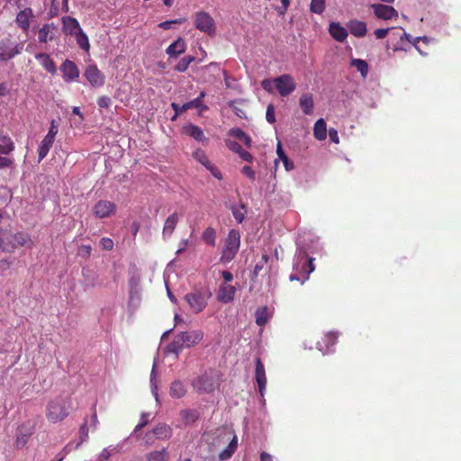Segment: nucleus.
<instances>
[{
	"label": "nucleus",
	"instance_id": "5fc2aeb1",
	"mask_svg": "<svg viewBox=\"0 0 461 461\" xmlns=\"http://www.w3.org/2000/svg\"><path fill=\"white\" fill-rule=\"evenodd\" d=\"M186 104H187L189 109H191V108H200L201 110L208 109V107L206 105H204L203 104V102L198 97H196L195 99H194L190 102H187Z\"/></svg>",
	"mask_w": 461,
	"mask_h": 461
},
{
	"label": "nucleus",
	"instance_id": "603ef678",
	"mask_svg": "<svg viewBox=\"0 0 461 461\" xmlns=\"http://www.w3.org/2000/svg\"><path fill=\"white\" fill-rule=\"evenodd\" d=\"M100 246L104 250L110 251L113 249V241L110 238L104 237L100 240Z\"/></svg>",
	"mask_w": 461,
	"mask_h": 461
},
{
	"label": "nucleus",
	"instance_id": "58836bf2",
	"mask_svg": "<svg viewBox=\"0 0 461 461\" xmlns=\"http://www.w3.org/2000/svg\"><path fill=\"white\" fill-rule=\"evenodd\" d=\"M203 240L206 244H209L212 247L215 246L216 241V231L212 227H207L203 232Z\"/></svg>",
	"mask_w": 461,
	"mask_h": 461
},
{
	"label": "nucleus",
	"instance_id": "6ab92c4d",
	"mask_svg": "<svg viewBox=\"0 0 461 461\" xmlns=\"http://www.w3.org/2000/svg\"><path fill=\"white\" fill-rule=\"evenodd\" d=\"M347 28L348 32L357 38H363L367 33V27L365 22L357 19H352L348 22Z\"/></svg>",
	"mask_w": 461,
	"mask_h": 461
},
{
	"label": "nucleus",
	"instance_id": "774afa93",
	"mask_svg": "<svg viewBox=\"0 0 461 461\" xmlns=\"http://www.w3.org/2000/svg\"><path fill=\"white\" fill-rule=\"evenodd\" d=\"M289 279H290V281H294V280L300 281L301 284H303L308 279V276H303V277H300L296 274H294V275H291Z\"/></svg>",
	"mask_w": 461,
	"mask_h": 461
},
{
	"label": "nucleus",
	"instance_id": "9b49d317",
	"mask_svg": "<svg viewBox=\"0 0 461 461\" xmlns=\"http://www.w3.org/2000/svg\"><path fill=\"white\" fill-rule=\"evenodd\" d=\"M57 133L58 127L55 125V122L52 121L48 134L44 137V139L41 140L39 146V162L41 161L48 155L50 148L53 145Z\"/></svg>",
	"mask_w": 461,
	"mask_h": 461
},
{
	"label": "nucleus",
	"instance_id": "4468645a",
	"mask_svg": "<svg viewBox=\"0 0 461 461\" xmlns=\"http://www.w3.org/2000/svg\"><path fill=\"white\" fill-rule=\"evenodd\" d=\"M370 7L374 11V14L377 19L381 20H392L398 17L397 10L387 5L384 4H373Z\"/></svg>",
	"mask_w": 461,
	"mask_h": 461
},
{
	"label": "nucleus",
	"instance_id": "3c124183",
	"mask_svg": "<svg viewBox=\"0 0 461 461\" xmlns=\"http://www.w3.org/2000/svg\"><path fill=\"white\" fill-rule=\"evenodd\" d=\"M266 119L269 123H274L276 122L275 106L273 104H269L267 107Z\"/></svg>",
	"mask_w": 461,
	"mask_h": 461
},
{
	"label": "nucleus",
	"instance_id": "de8ad7c7",
	"mask_svg": "<svg viewBox=\"0 0 461 461\" xmlns=\"http://www.w3.org/2000/svg\"><path fill=\"white\" fill-rule=\"evenodd\" d=\"M91 253V245H81L77 249V256L85 259H87L90 257Z\"/></svg>",
	"mask_w": 461,
	"mask_h": 461
},
{
	"label": "nucleus",
	"instance_id": "412c9836",
	"mask_svg": "<svg viewBox=\"0 0 461 461\" xmlns=\"http://www.w3.org/2000/svg\"><path fill=\"white\" fill-rule=\"evenodd\" d=\"M329 32L339 42L346 41L348 35V32L346 28L341 26L339 23L332 22L329 26Z\"/></svg>",
	"mask_w": 461,
	"mask_h": 461
},
{
	"label": "nucleus",
	"instance_id": "f3484780",
	"mask_svg": "<svg viewBox=\"0 0 461 461\" xmlns=\"http://www.w3.org/2000/svg\"><path fill=\"white\" fill-rule=\"evenodd\" d=\"M337 333L328 332L324 334L320 340L317 341L316 348L323 354L330 353L332 351V348L337 343Z\"/></svg>",
	"mask_w": 461,
	"mask_h": 461
},
{
	"label": "nucleus",
	"instance_id": "13d9d810",
	"mask_svg": "<svg viewBox=\"0 0 461 461\" xmlns=\"http://www.w3.org/2000/svg\"><path fill=\"white\" fill-rule=\"evenodd\" d=\"M389 31H390V28L376 29V30H375L374 34L376 39L382 40V39H384L388 35Z\"/></svg>",
	"mask_w": 461,
	"mask_h": 461
},
{
	"label": "nucleus",
	"instance_id": "2f4dec72",
	"mask_svg": "<svg viewBox=\"0 0 461 461\" xmlns=\"http://www.w3.org/2000/svg\"><path fill=\"white\" fill-rule=\"evenodd\" d=\"M313 135L318 140H323L327 137L326 122L323 119H319L313 127Z\"/></svg>",
	"mask_w": 461,
	"mask_h": 461
},
{
	"label": "nucleus",
	"instance_id": "423d86ee",
	"mask_svg": "<svg viewBox=\"0 0 461 461\" xmlns=\"http://www.w3.org/2000/svg\"><path fill=\"white\" fill-rule=\"evenodd\" d=\"M23 43H17L11 38H5L0 41V60L8 61L15 56L22 53Z\"/></svg>",
	"mask_w": 461,
	"mask_h": 461
},
{
	"label": "nucleus",
	"instance_id": "dca6fc26",
	"mask_svg": "<svg viewBox=\"0 0 461 461\" xmlns=\"http://www.w3.org/2000/svg\"><path fill=\"white\" fill-rule=\"evenodd\" d=\"M255 379L258 386L259 394L264 398L267 379L264 364L259 357L256 359Z\"/></svg>",
	"mask_w": 461,
	"mask_h": 461
},
{
	"label": "nucleus",
	"instance_id": "39448f33",
	"mask_svg": "<svg viewBox=\"0 0 461 461\" xmlns=\"http://www.w3.org/2000/svg\"><path fill=\"white\" fill-rule=\"evenodd\" d=\"M211 295L209 289L194 290L185 295V301L194 313H199L206 307Z\"/></svg>",
	"mask_w": 461,
	"mask_h": 461
},
{
	"label": "nucleus",
	"instance_id": "4d7b16f0",
	"mask_svg": "<svg viewBox=\"0 0 461 461\" xmlns=\"http://www.w3.org/2000/svg\"><path fill=\"white\" fill-rule=\"evenodd\" d=\"M206 169H208L211 174L217 179L221 180L222 178V175L220 171V169L215 167L213 164L210 163L209 166L205 167Z\"/></svg>",
	"mask_w": 461,
	"mask_h": 461
},
{
	"label": "nucleus",
	"instance_id": "6e6552de",
	"mask_svg": "<svg viewBox=\"0 0 461 461\" xmlns=\"http://www.w3.org/2000/svg\"><path fill=\"white\" fill-rule=\"evenodd\" d=\"M275 87L282 97L288 96L296 88L293 77L289 74L281 75L274 79Z\"/></svg>",
	"mask_w": 461,
	"mask_h": 461
},
{
	"label": "nucleus",
	"instance_id": "2eb2a0df",
	"mask_svg": "<svg viewBox=\"0 0 461 461\" xmlns=\"http://www.w3.org/2000/svg\"><path fill=\"white\" fill-rule=\"evenodd\" d=\"M116 205L107 200H100L94 205L93 213L96 218L103 219L115 213Z\"/></svg>",
	"mask_w": 461,
	"mask_h": 461
},
{
	"label": "nucleus",
	"instance_id": "49530a36",
	"mask_svg": "<svg viewBox=\"0 0 461 461\" xmlns=\"http://www.w3.org/2000/svg\"><path fill=\"white\" fill-rule=\"evenodd\" d=\"M180 415L185 423L193 422L197 419L196 412L191 410H183L181 411Z\"/></svg>",
	"mask_w": 461,
	"mask_h": 461
},
{
	"label": "nucleus",
	"instance_id": "e2e57ef3",
	"mask_svg": "<svg viewBox=\"0 0 461 461\" xmlns=\"http://www.w3.org/2000/svg\"><path fill=\"white\" fill-rule=\"evenodd\" d=\"M239 156L242 160L247 162H252L253 160L252 155L249 152L246 151L245 149H242Z\"/></svg>",
	"mask_w": 461,
	"mask_h": 461
},
{
	"label": "nucleus",
	"instance_id": "680f3d73",
	"mask_svg": "<svg viewBox=\"0 0 461 461\" xmlns=\"http://www.w3.org/2000/svg\"><path fill=\"white\" fill-rule=\"evenodd\" d=\"M314 258H310L307 262V266H303V270L307 273L306 276H309L310 273H312L314 270V265H313Z\"/></svg>",
	"mask_w": 461,
	"mask_h": 461
},
{
	"label": "nucleus",
	"instance_id": "c756f323",
	"mask_svg": "<svg viewBox=\"0 0 461 461\" xmlns=\"http://www.w3.org/2000/svg\"><path fill=\"white\" fill-rule=\"evenodd\" d=\"M184 132L197 141L205 140L203 131L199 126L189 124L184 128Z\"/></svg>",
	"mask_w": 461,
	"mask_h": 461
},
{
	"label": "nucleus",
	"instance_id": "a878e982",
	"mask_svg": "<svg viewBox=\"0 0 461 461\" xmlns=\"http://www.w3.org/2000/svg\"><path fill=\"white\" fill-rule=\"evenodd\" d=\"M299 104L304 114L310 115L313 113V99L310 94H303L299 99Z\"/></svg>",
	"mask_w": 461,
	"mask_h": 461
},
{
	"label": "nucleus",
	"instance_id": "4be33fe9",
	"mask_svg": "<svg viewBox=\"0 0 461 461\" xmlns=\"http://www.w3.org/2000/svg\"><path fill=\"white\" fill-rule=\"evenodd\" d=\"M236 293V288L233 285L223 284L221 285L218 292V301L228 303L233 301Z\"/></svg>",
	"mask_w": 461,
	"mask_h": 461
},
{
	"label": "nucleus",
	"instance_id": "052dcab7",
	"mask_svg": "<svg viewBox=\"0 0 461 461\" xmlns=\"http://www.w3.org/2000/svg\"><path fill=\"white\" fill-rule=\"evenodd\" d=\"M242 173L247 176L249 178L254 180L255 179V172L249 166H244L242 167Z\"/></svg>",
	"mask_w": 461,
	"mask_h": 461
},
{
	"label": "nucleus",
	"instance_id": "79ce46f5",
	"mask_svg": "<svg viewBox=\"0 0 461 461\" xmlns=\"http://www.w3.org/2000/svg\"><path fill=\"white\" fill-rule=\"evenodd\" d=\"M193 158L204 167L209 166L211 163L205 152L201 149H197L193 152Z\"/></svg>",
	"mask_w": 461,
	"mask_h": 461
},
{
	"label": "nucleus",
	"instance_id": "c03bdc74",
	"mask_svg": "<svg viewBox=\"0 0 461 461\" xmlns=\"http://www.w3.org/2000/svg\"><path fill=\"white\" fill-rule=\"evenodd\" d=\"M30 436H31L30 432L23 433L21 431V429H19V432L16 436L15 447L17 448H23L27 444Z\"/></svg>",
	"mask_w": 461,
	"mask_h": 461
},
{
	"label": "nucleus",
	"instance_id": "ea45409f",
	"mask_svg": "<svg viewBox=\"0 0 461 461\" xmlns=\"http://www.w3.org/2000/svg\"><path fill=\"white\" fill-rule=\"evenodd\" d=\"M194 57L193 56H185L182 58L178 63L175 66V70L180 73H183L186 71L188 68L190 63H192L194 60Z\"/></svg>",
	"mask_w": 461,
	"mask_h": 461
},
{
	"label": "nucleus",
	"instance_id": "393cba45",
	"mask_svg": "<svg viewBox=\"0 0 461 461\" xmlns=\"http://www.w3.org/2000/svg\"><path fill=\"white\" fill-rule=\"evenodd\" d=\"M36 59H38L41 66L50 74H55L57 72V67L52 59L48 54L40 53L35 56Z\"/></svg>",
	"mask_w": 461,
	"mask_h": 461
},
{
	"label": "nucleus",
	"instance_id": "f8f14e48",
	"mask_svg": "<svg viewBox=\"0 0 461 461\" xmlns=\"http://www.w3.org/2000/svg\"><path fill=\"white\" fill-rule=\"evenodd\" d=\"M84 76L88 83L95 88L103 86L105 82L104 75L95 64H91L86 67Z\"/></svg>",
	"mask_w": 461,
	"mask_h": 461
},
{
	"label": "nucleus",
	"instance_id": "864d4df0",
	"mask_svg": "<svg viewBox=\"0 0 461 461\" xmlns=\"http://www.w3.org/2000/svg\"><path fill=\"white\" fill-rule=\"evenodd\" d=\"M13 266V260L9 258L0 259V275H4Z\"/></svg>",
	"mask_w": 461,
	"mask_h": 461
},
{
	"label": "nucleus",
	"instance_id": "69168bd1",
	"mask_svg": "<svg viewBox=\"0 0 461 461\" xmlns=\"http://www.w3.org/2000/svg\"><path fill=\"white\" fill-rule=\"evenodd\" d=\"M329 136H330V140L332 142L339 143V139L338 131L335 129H330L329 131Z\"/></svg>",
	"mask_w": 461,
	"mask_h": 461
},
{
	"label": "nucleus",
	"instance_id": "a18cd8bd",
	"mask_svg": "<svg viewBox=\"0 0 461 461\" xmlns=\"http://www.w3.org/2000/svg\"><path fill=\"white\" fill-rule=\"evenodd\" d=\"M269 259V257L267 254H263L259 261L256 264L253 271V275L255 276H258L260 273V271L266 267Z\"/></svg>",
	"mask_w": 461,
	"mask_h": 461
},
{
	"label": "nucleus",
	"instance_id": "6e6d98bb",
	"mask_svg": "<svg viewBox=\"0 0 461 461\" xmlns=\"http://www.w3.org/2000/svg\"><path fill=\"white\" fill-rule=\"evenodd\" d=\"M112 104V100L109 96L103 95L97 99V105L100 108H108Z\"/></svg>",
	"mask_w": 461,
	"mask_h": 461
},
{
	"label": "nucleus",
	"instance_id": "bb28decb",
	"mask_svg": "<svg viewBox=\"0 0 461 461\" xmlns=\"http://www.w3.org/2000/svg\"><path fill=\"white\" fill-rule=\"evenodd\" d=\"M152 432L157 438L161 440L168 439L172 436V429L165 423L158 424L153 429Z\"/></svg>",
	"mask_w": 461,
	"mask_h": 461
},
{
	"label": "nucleus",
	"instance_id": "20e7f679",
	"mask_svg": "<svg viewBox=\"0 0 461 461\" xmlns=\"http://www.w3.org/2000/svg\"><path fill=\"white\" fill-rule=\"evenodd\" d=\"M240 247V233L238 230L231 229L225 240L220 261L223 264L234 259Z\"/></svg>",
	"mask_w": 461,
	"mask_h": 461
},
{
	"label": "nucleus",
	"instance_id": "72a5a7b5",
	"mask_svg": "<svg viewBox=\"0 0 461 461\" xmlns=\"http://www.w3.org/2000/svg\"><path fill=\"white\" fill-rule=\"evenodd\" d=\"M169 455L166 448L155 450L146 455L147 461H168Z\"/></svg>",
	"mask_w": 461,
	"mask_h": 461
},
{
	"label": "nucleus",
	"instance_id": "aec40b11",
	"mask_svg": "<svg viewBox=\"0 0 461 461\" xmlns=\"http://www.w3.org/2000/svg\"><path fill=\"white\" fill-rule=\"evenodd\" d=\"M60 70L63 73V77L66 81H72L79 77V70L77 65L68 59H66L62 63Z\"/></svg>",
	"mask_w": 461,
	"mask_h": 461
},
{
	"label": "nucleus",
	"instance_id": "a19ab883",
	"mask_svg": "<svg viewBox=\"0 0 461 461\" xmlns=\"http://www.w3.org/2000/svg\"><path fill=\"white\" fill-rule=\"evenodd\" d=\"M255 315L256 323L258 326H264L267 321V308L266 306L258 308Z\"/></svg>",
	"mask_w": 461,
	"mask_h": 461
},
{
	"label": "nucleus",
	"instance_id": "7c9ffc66",
	"mask_svg": "<svg viewBox=\"0 0 461 461\" xmlns=\"http://www.w3.org/2000/svg\"><path fill=\"white\" fill-rule=\"evenodd\" d=\"M228 134L242 141L248 148L251 147V138L241 129L232 128L229 131Z\"/></svg>",
	"mask_w": 461,
	"mask_h": 461
},
{
	"label": "nucleus",
	"instance_id": "ddd939ff",
	"mask_svg": "<svg viewBox=\"0 0 461 461\" xmlns=\"http://www.w3.org/2000/svg\"><path fill=\"white\" fill-rule=\"evenodd\" d=\"M34 18V13L31 7H25L19 11L15 17V23L25 34L29 32L31 23Z\"/></svg>",
	"mask_w": 461,
	"mask_h": 461
},
{
	"label": "nucleus",
	"instance_id": "1a4fd4ad",
	"mask_svg": "<svg viewBox=\"0 0 461 461\" xmlns=\"http://www.w3.org/2000/svg\"><path fill=\"white\" fill-rule=\"evenodd\" d=\"M194 26L197 30L209 35L215 32L213 18L206 12L201 11L194 14Z\"/></svg>",
	"mask_w": 461,
	"mask_h": 461
},
{
	"label": "nucleus",
	"instance_id": "cd10ccee",
	"mask_svg": "<svg viewBox=\"0 0 461 461\" xmlns=\"http://www.w3.org/2000/svg\"><path fill=\"white\" fill-rule=\"evenodd\" d=\"M187 393L186 386L183 382L176 380L171 384L169 393L173 398H182Z\"/></svg>",
	"mask_w": 461,
	"mask_h": 461
},
{
	"label": "nucleus",
	"instance_id": "f257e3e1",
	"mask_svg": "<svg viewBox=\"0 0 461 461\" xmlns=\"http://www.w3.org/2000/svg\"><path fill=\"white\" fill-rule=\"evenodd\" d=\"M221 382V373L210 368L194 378L191 385L197 393L209 394L219 389Z\"/></svg>",
	"mask_w": 461,
	"mask_h": 461
},
{
	"label": "nucleus",
	"instance_id": "5701e85b",
	"mask_svg": "<svg viewBox=\"0 0 461 461\" xmlns=\"http://www.w3.org/2000/svg\"><path fill=\"white\" fill-rule=\"evenodd\" d=\"M63 32L65 34L75 35L81 30L78 21L71 16L62 18Z\"/></svg>",
	"mask_w": 461,
	"mask_h": 461
},
{
	"label": "nucleus",
	"instance_id": "8fccbe9b",
	"mask_svg": "<svg viewBox=\"0 0 461 461\" xmlns=\"http://www.w3.org/2000/svg\"><path fill=\"white\" fill-rule=\"evenodd\" d=\"M225 143H226V146L227 148L237 153L238 155L240 153V151L243 149L242 147L237 142V141H234V140H225Z\"/></svg>",
	"mask_w": 461,
	"mask_h": 461
},
{
	"label": "nucleus",
	"instance_id": "338daca9",
	"mask_svg": "<svg viewBox=\"0 0 461 461\" xmlns=\"http://www.w3.org/2000/svg\"><path fill=\"white\" fill-rule=\"evenodd\" d=\"M221 276L225 281V284L233 280V275L230 271H222Z\"/></svg>",
	"mask_w": 461,
	"mask_h": 461
},
{
	"label": "nucleus",
	"instance_id": "e433bc0d",
	"mask_svg": "<svg viewBox=\"0 0 461 461\" xmlns=\"http://www.w3.org/2000/svg\"><path fill=\"white\" fill-rule=\"evenodd\" d=\"M76 41L78 47L85 51L88 52L90 49V44L88 41V37L86 34L82 31V29L79 32H77L75 34Z\"/></svg>",
	"mask_w": 461,
	"mask_h": 461
},
{
	"label": "nucleus",
	"instance_id": "bf43d9fd",
	"mask_svg": "<svg viewBox=\"0 0 461 461\" xmlns=\"http://www.w3.org/2000/svg\"><path fill=\"white\" fill-rule=\"evenodd\" d=\"M273 85H275V83L274 80L271 79H264L261 82V86L268 93H273Z\"/></svg>",
	"mask_w": 461,
	"mask_h": 461
},
{
	"label": "nucleus",
	"instance_id": "4c0bfd02",
	"mask_svg": "<svg viewBox=\"0 0 461 461\" xmlns=\"http://www.w3.org/2000/svg\"><path fill=\"white\" fill-rule=\"evenodd\" d=\"M230 209L237 222L241 223L245 219L246 205L244 203H240L239 206L231 205Z\"/></svg>",
	"mask_w": 461,
	"mask_h": 461
},
{
	"label": "nucleus",
	"instance_id": "9d476101",
	"mask_svg": "<svg viewBox=\"0 0 461 461\" xmlns=\"http://www.w3.org/2000/svg\"><path fill=\"white\" fill-rule=\"evenodd\" d=\"M218 443H229L227 447L219 454V459L225 461L230 459L238 447V439L236 436L230 439V433L222 432L217 437Z\"/></svg>",
	"mask_w": 461,
	"mask_h": 461
},
{
	"label": "nucleus",
	"instance_id": "37998d69",
	"mask_svg": "<svg viewBox=\"0 0 461 461\" xmlns=\"http://www.w3.org/2000/svg\"><path fill=\"white\" fill-rule=\"evenodd\" d=\"M310 10L317 14H322L325 10V0H311Z\"/></svg>",
	"mask_w": 461,
	"mask_h": 461
},
{
	"label": "nucleus",
	"instance_id": "473e14b6",
	"mask_svg": "<svg viewBox=\"0 0 461 461\" xmlns=\"http://www.w3.org/2000/svg\"><path fill=\"white\" fill-rule=\"evenodd\" d=\"M14 149V143L8 136H0V154L9 155Z\"/></svg>",
	"mask_w": 461,
	"mask_h": 461
},
{
	"label": "nucleus",
	"instance_id": "0e129e2a",
	"mask_svg": "<svg viewBox=\"0 0 461 461\" xmlns=\"http://www.w3.org/2000/svg\"><path fill=\"white\" fill-rule=\"evenodd\" d=\"M79 433L81 441H84L88 435V428L86 421L80 427Z\"/></svg>",
	"mask_w": 461,
	"mask_h": 461
},
{
	"label": "nucleus",
	"instance_id": "7ed1b4c3",
	"mask_svg": "<svg viewBox=\"0 0 461 461\" xmlns=\"http://www.w3.org/2000/svg\"><path fill=\"white\" fill-rule=\"evenodd\" d=\"M203 338L202 330H191L178 333L167 346L168 352L176 356L185 348L198 344Z\"/></svg>",
	"mask_w": 461,
	"mask_h": 461
},
{
	"label": "nucleus",
	"instance_id": "f704fd0d",
	"mask_svg": "<svg viewBox=\"0 0 461 461\" xmlns=\"http://www.w3.org/2000/svg\"><path fill=\"white\" fill-rule=\"evenodd\" d=\"M276 154L278 156V158L283 162L286 171H291L292 169H294V163L289 159L287 155L283 150L280 142H278L276 146Z\"/></svg>",
	"mask_w": 461,
	"mask_h": 461
},
{
	"label": "nucleus",
	"instance_id": "c9c22d12",
	"mask_svg": "<svg viewBox=\"0 0 461 461\" xmlns=\"http://www.w3.org/2000/svg\"><path fill=\"white\" fill-rule=\"evenodd\" d=\"M350 66L357 68L360 72L363 78H366L368 74V64L366 60L360 59H352Z\"/></svg>",
	"mask_w": 461,
	"mask_h": 461
},
{
	"label": "nucleus",
	"instance_id": "0eeeda50",
	"mask_svg": "<svg viewBox=\"0 0 461 461\" xmlns=\"http://www.w3.org/2000/svg\"><path fill=\"white\" fill-rule=\"evenodd\" d=\"M47 419L53 423L63 420L68 416L63 399H55L49 402L46 411Z\"/></svg>",
	"mask_w": 461,
	"mask_h": 461
},
{
	"label": "nucleus",
	"instance_id": "b1692460",
	"mask_svg": "<svg viewBox=\"0 0 461 461\" xmlns=\"http://www.w3.org/2000/svg\"><path fill=\"white\" fill-rule=\"evenodd\" d=\"M186 45L185 41L182 38H178L175 41H173L166 50V52L170 57H177L178 55L184 53L185 51Z\"/></svg>",
	"mask_w": 461,
	"mask_h": 461
},
{
	"label": "nucleus",
	"instance_id": "09e8293b",
	"mask_svg": "<svg viewBox=\"0 0 461 461\" xmlns=\"http://www.w3.org/2000/svg\"><path fill=\"white\" fill-rule=\"evenodd\" d=\"M171 107L173 108V110L175 111V114L173 115V117L171 118L172 121H175L176 120V118L178 117V115L182 113H184L185 111L188 110L189 107L187 105V104H184L182 106H179L176 103H172L171 104Z\"/></svg>",
	"mask_w": 461,
	"mask_h": 461
},
{
	"label": "nucleus",
	"instance_id": "a211bd4d",
	"mask_svg": "<svg viewBox=\"0 0 461 461\" xmlns=\"http://www.w3.org/2000/svg\"><path fill=\"white\" fill-rule=\"evenodd\" d=\"M57 32L58 27L53 23L43 24L38 32L39 42L47 43L48 41H52L56 38Z\"/></svg>",
	"mask_w": 461,
	"mask_h": 461
},
{
	"label": "nucleus",
	"instance_id": "f03ea898",
	"mask_svg": "<svg viewBox=\"0 0 461 461\" xmlns=\"http://www.w3.org/2000/svg\"><path fill=\"white\" fill-rule=\"evenodd\" d=\"M32 244L30 235L23 231L13 232L8 228L0 227V249L4 252H14L20 247Z\"/></svg>",
	"mask_w": 461,
	"mask_h": 461
},
{
	"label": "nucleus",
	"instance_id": "c85d7f7f",
	"mask_svg": "<svg viewBox=\"0 0 461 461\" xmlns=\"http://www.w3.org/2000/svg\"><path fill=\"white\" fill-rule=\"evenodd\" d=\"M178 219H179V217H178L177 212H173L167 218L165 224H164V228H163L164 236H166V235L170 236L173 233V231L176 229V226L178 222Z\"/></svg>",
	"mask_w": 461,
	"mask_h": 461
}]
</instances>
